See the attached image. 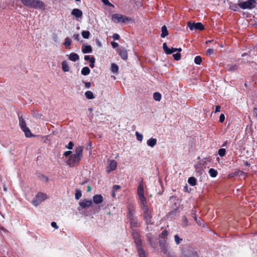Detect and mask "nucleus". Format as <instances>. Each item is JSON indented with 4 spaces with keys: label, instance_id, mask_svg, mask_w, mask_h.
<instances>
[{
    "label": "nucleus",
    "instance_id": "f257e3e1",
    "mask_svg": "<svg viewBox=\"0 0 257 257\" xmlns=\"http://www.w3.org/2000/svg\"><path fill=\"white\" fill-rule=\"evenodd\" d=\"M83 148L81 146L77 147L75 150V153L71 155L66 161V164L70 167L79 164L83 156Z\"/></svg>",
    "mask_w": 257,
    "mask_h": 257
},
{
    "label": "nucleus",
    "instance_id": "f03ea898",
    "mask_svg": "<svg viewBox=\"0 0 257 257\" xmlns=\"http://www.w3.org/2000/svg\"><path fill=\"white\" fill-rule=\"evenodd\" d=\"M24 6L34 9H45V4L40 0H21Z\"/></svg>",
    "mask_w": 257,
    "mask_h": 257
},
{
    "label": "nucleus",
    "instance_id": "7ed1b4c3",
    "mask_svg": "<svg viewBox=\"0 0 257 257\" xmlns=\"http://www.w3.org/2000/svg\"><path fill=\"white\" fill-rule=\"evenodd\" d=\"M111 19L115 23H126L132 21V19L120 14H114L111 15Z\"/></svg>",
    "mask_w": 257,
    "mask_h": 257
},
{
    "label": "nucleus",
    "instance_id": "20e7f679",
    "mask_svg": "<svg viewBox=\"0 0 257 257\" xmlns=\"http://www.w3.org/2000/svg\"><path fill=\"white\" fill-rule=\"evenodd\" d=\"M47 198L48 196L46 194L42 192H39L36 195L33 199L32 203L34 206H37L47 199Z\"/></svg>",
    "mask_w": 257,
    "mask_h": 257
},
{
    "label": "nucleus",
    "instance_id": "39448f33",
    "mask_svg": "<svg viewBox=\"0 0 257 257\" xmlns=\"http://www.w3.org/2000/svg\"><path fill=\"white\" fill-rule=\"evenodd\" d=\"M19 125L25 133L26 137L28 138L32 136L30 130L27 126L26 122L22 117H19Z\"/></svg>",
    "mask_w": 257,
    "mask_h": 257
},
{
    "label": "nucleus",
    "instance_id": "423d86ee",
    "mask_svg": "<svg viewBox=\"0 0 257 257\" xmlns=\"http://www.w3.org/2000/svg\"><path fill=\"white\" fill-rule=\"evenodd\" d=\"M141 208L144 212V217L146 222H150L151 218V211L149 210L147 203L141 204Z\"/></svg>",
    "mask_w": 257,
    "mask_h": 257
},
{
    "label": "nucleus",
    "instance_id": "0eeeda50",
    "mask_svg": "<svg viewBox=\"0 0 257 257\" xmlns=\"http://www.w3.org/2000/svg\"><path fill=\"white\" fill-rule=\"evenodd\" d=\"M144 188L142 183H140L138 188V195L140 200L141 204L147 203L146 199L144 195Z\"/></svg>",
    "mask_w": 257,
    "mask_h": 257
},
{
    "label": "nucleus",
    "instance_id": "6e6552de",
    "mask_svg": "<svg viewBox=\"0 0 257 257\" xmlns=\"http://www.w3.org/2000/svg\"><path fill=\"white\" fill-rule=\"evenodd\" d=\"M180 257H199L197 253L192 249H184Z\"/></svg>",
    "mask_w": 257,
    "mask_h": 257
},
{
    "label": "nucleus",
    "instance_id": "1a4fd4ad",
    "mask_svg": "<svg viewBox=\"0 0 257 257\" xmlns=\"http://www.w3.org/2000/svg\"><path fill=\"white\" fill-rule=\"evenodd\" d=\"M255 2L254 0H248L246 2L240 3L239 7L243 9H251L255 7Z\"/></svg>",
    "mask_w": 257,
    "mask_h": 257
},
{
    "label": "nucleus",
    "instance_id": "9d476101",
    "mask_svg": "<svg viewBox=\"0 0 257 257\" xmlns=\"http://www.w3.org/2000/svg\"><path fill=\"white\" fill-rule=\"evenodd\" d=\"M187 26L191 31L194 30L201 31L204 28L203 25L201 23H192L191 22H188Z\"/></svg>",
    "mask_w": 257,
    "mask_h": 257
},
{
    "label": "nucleus",
    "instance_id": "9b49d317",
    "mask_svg": "<svg viewBox=\"0 0 257 257\" xmlns=\"http://www.w3.org/2000/svg\"><path fill=\"white\" fill-rule=\"evenodd\" d=\"M71 15L73 16L77 21H80L82 19L83 13L81 10L79 9H74L71 11Z\"/></svg>",
    "mask_w": 257,
    "mask_h": 257
},
{
    "label": "nucleus",
    "instance_id": "f8f14e48",
    "mask_svg": "<svg viewBox=\"0 0 257 257\" xmlns=\"http://www.w3.org/2000/svg\"><path fill=\"white\" fill-rule=\"evenodd\" d=\"M163 48L165 52L167 54H171L174 53L176 51H178L179 52H180L182 50L181 48H174L173 47H172L171 48H169L166 43H164L163 44Z\"/></svg>",
    "mask_w": 257,
    "mask_h": 257
},
{
    "label": "nucleus",
    "instance_id": "ddd939ff",
    "mask_svg": "<svg viewBox=\"0 0 257 257\" xmlns=\"http://www.w3.org/2000/svg\"><path fill=\"white\" fill-rule=\"evenodd\" d=\"M117 167V162L115 160H111L109 162L108 166L107 167V173H110L111 171L115 170Z\"/></svg>",
    "mask_w": 257,
    "mask_h": 257
},
{
    "label": "nucleus",
    "instance_id": "4468645a",
    "mask_svg": "<svg viewBox=\"0 0 257 257\" xmlns=\"http://www.w3.org/2000/svg\"><path fill=\"white\" fill-rule=\"evenodd\" d=\"M92 204V202L90 200L83 199L80 201L79 205L82 208H86L90 207Z\"/></svg>",
    "mask_w": 257,
    "mask_h": 257
},
{
    "label": "nucleus",
    "instance_id": "2eb2a0df",
    "mask_svg": "<svg viewBox=\"0 0 257 257\" xmlns=\"http://www.w3.org/2000/svg\"><path fill=\"white\" fill-rule=\"evenodd\" d=\"M135 242L138 246V251L140 257H145L144 250L141 248V241L139 239H136Z\"/></svg>",
    "mask_w": 257,
    "mask_h": 257
},
{
    "label": "nucleus",
    "instance_id": "dca6fc26",
    "mask_svg": "<svg viewBox=\"0 0 257 257\" xmlns=\"http://www.w3.org/2000/svg\"><path fill=\"white\" fill-rule=\"evenodd\" d=\"M93 201L94 202V203L96 204H99L103 202V198L101 195L97 194L93 196Z\"/></svg>",
    "mask_w": 257,
    "mask_h": 257
},
{
    "label": "nucleus",
    "instance_id": "f3484780",
    "mask_svg": "<svg viewBox=\"0 0 257 257\" xmlns=\"http://www.w3.org/2000/svg\"><path fill=\"white\" fill-rule=\"evenodd\" d=\"M62 69L63 72H67L70 71V67L68 62L66 60H64L62 62Z\"/></svg>",
    "mask_w": 257,
    "mask_h": 257
},
{
    "label": "nucleus",
    "instance_id": "a211bd4d",
    "mask_svg": "<svg viewBox=\"0 0 257 257\" xmlns=\"http://www.w3.org/2000/svg\"><path fill=\"white\" fill-rule=\"evenodd\" d=\"M92 50V47L90 45H83L82 46V52L84 54L91 53Z\"/></svg>",
    "mask_w": 257,
    "mask_h": 257
},
{
    "label": "nucleus",
    "instance_id": "6ab92c4d",
    "mask_svg": "<svg viewBox=\"0 0 257 257\" xmlns=\"http://www.w3.org/2000/svg\"><path fill=\"white\" fill-rule=\"evenodd\" d=\"M69 59L72 61L75 62L77 60H79V56L75 53H71L68 56Z\"/></svg>",
    "mask_w": 257,
    "mask_h": 257
},
{
    "label": "nucleus",
    "instance_id": "aec40b11",
    "mask_svg": "<svg viewBox=\"0 0 257 257\" xmlns=\"http://www.w3.org/2000/svg\"><path fill=\"white\" fill-rule=\"evenodd\" d=\"M157 141V139L151 138L147 141V144L149 146L153 148L156 145Z\"/></svg>",
    "mask_w": 257,
    "mask_h": 257
},
{
    "label": "nucleus",
    "instance_id": "412c9836",
    "mask_svg": "<svg viewBox=\"0 0 257 257\" xmlns=\"http://www.w3.org/2000/svg\"><path fill=\"white\" fill-rule=\"evenodd\" d=\"M119 55L122 59L126 60L127 58V51L125 49L120 50L119 51Z\"/></svg>",
    "mask_w": 257,
    "mask_h": 257
},
{
    "label": "nucleus",
    "instance_id": "4be33fe9",
    "mask_svg": "<svg viewBox=\"0 0 257 257\" xmlns=\"http://www.w3.org/2000/svg\"><path fill=\"white\" fill-rule=\"evenodd\" d=\"M244 173L242 172H241L239 170H236L234 172H233V173H231L230 174H229L228 175V178H232L235 176H239V175H244Z\"/></svg>",
    "mask_w": 257,
    "mask_h": 257
},
{
    "label": "nucleus",
    "instance_id": "5701e85b",
    "mask_svg": "<svg viewBox=\"0 0 257 257\" xmlns=\"http://www.w3.org/2000/svg\"><path fill=\"white\" fill-rule=\"evenodd\" d=\"M85 97L89 99H92L95 98L93 93L91 91H87L85 92Z\"/></svg>",
    "mask_w": 257,
    "mask_h": 257
},
{
    "label": "nucleus",
    "instance_id": "b1692460",
    "mask_svg": "<svg viewBox=\"0 0 257 257\" xmlns=\"http://www.w3.org/2000/svg\"><path fill=\"white\" fill-rule=\"evenodd\" d=\"M162 34L161 37L162 38H165L168 35V30L167 27L165 26H163L161 29Z\"/></svg>",
    "mask_w": 257,
    "mask_h": 257
},
{
    "label": "nucleus",
    "instance_id": "393cba45",
    "mask_svg": "<svg viewBox=\"0 0 257 257\" xmlns=\"http://www.w3.org/2000/svg\"><path fill=\"white\" fill-rule=\"evenodd\" d=\"M188 182L190 185L194 186L196 184V179L193 177H190L188 180Z\"/></svg>",
    "mask_w": 257,
    "mask_h": 257
},
{
    "label": "nucleus",
    "instance_id": "a878e982",
    "mask_svg": "<svg viewBox=\"0 0 257 257\" xmlns=\"http://www.w3.org/2000/svg\"><path fill=\"white\" fill-rule=\"evenodd\" d=\"M90 70L88 67H84L81 70V74L83 75H87L90 73Z\"/></svg>",
    "mask_w": 257,
    "mask_h": 257
},
{
    "label": "nucleus",
    "instance_id": "bb28decb",
    "mask_svg": "<svg viewBox=\"0 0 257 257\" xmlns=\"http://www.w3.org/2000/svg\"><path fill=\"white\" fill-rule=\"evenodd\" d=\"M209 174L211 177H216L218 173L216 170L211 168L209 170Z\"/></svg>",
    "mask_w": 257,
    "mask_h": 257
},
{
    "label": "nucleus",
    "instance_id": "cd10ccee",
    "mask_svg": "<svg viewBox=\"0 0 257 257\" xmlns=\"http://www.w3.org/2000/svg\"><path fill=\"white\" fill-rule=\"evenodd\" d=\"M111 70L113 73H117L118 70V66L114 63L111 64Z\"/></svg>",
    "mask_w": 257,
    "mask_h": 257
},
{
    "label": "nucleus",
    "instance_id": "c85d7f7f",
    "mask_svg": "<svg viewBox=\"0 0 257 257\" xmlns=\"http://www.w3.org/2000/svg\"><path fill=\"white\" fill-rule=\"evenodd\" d=\"M161 94L159 92H155L153 94L154 99L157 101H160L161 99Z\"/></svg>",
    "mask_w": 257,
    "mask_h": 257
},
{
    "label": "nucleus",
    "instance_id": "c756f323",
    "mask_svg": "<svg viewBox=\"0 0 257 257\" xmlns=\"http://www.w3.org/2000/svg\"><path fill=\"white\" fill-rule=\"evenodd\" d=\"M72 41L70 38L67 37L65 39L64 45L66 47H69L71 44Z\"/></svg>",
    "mask_w": 257,
    "mask_h": 257
},
{
    "label": "nucleus",
    "instance_id": "7c9ffc66",
    "mask_svg": "<svg viewBox=\"0 0 257 257\" xmlns=\"http://www.w3.org/2000/svg\"><path fill=\"white\" fill-rule=\"evenodd\" d=\"M82 36L84 39H88L89 38L90 33L88 31H83L81 32Z\"/></svg>",
    "mask_w": 257,
    "mask_h": 257
},
{
    "label": "nucleus",
    "instance_id": "2f4dec72",
    "mask_svg": "<svg viewBox=\"0 0 257 257\" xmlns=\"http://www.w3.org/2000/svg\"><path fill=\"white\" fill-rule=\"evenodd\" d=\"M136 138L138 141L142 142L143 139V136L142 134H140L138 132H136Z\"/></svg>",
    "mask_w": 257,
    "mask_h": 257
},
{
    "label": "nucleus",
    "instance_id": "473e14b6",
    "mask_svg": "<svg viewBox=\"0 0 257 257\" xmlns=\"http://www.w3.org/2000/svg\"><path fill=\"white\" fill-rule=\"evenodd\" d=\"M194 219L199 225L202 226L204 225L203 220L201 218H197V217L195 216Z\"/></svg>",
    "mask_w": 257,
    "mask_h": 257
},
{
    "label": "nucleus",
    "instance_id": "72a5a7b5",
    "mask_svg": "<svg viewBox=\"0 0 257 257\" xmlns=\"http://www.w3.org/2000/svg\"><path fill=\"white\" fill-rule=\"evenodd\" d=\"M194 62L196 64H200L201 62H202L201 57L199 56H196L194 59Z\"/></svg>",
    "mask_w": 257,
    "mask_h": 257
},
{
    "label": "nucleus",
    "instance_id": "f704fd0d",
    "mask_svg": "<svg viewBox=\"0 0 257 257\" xmlns=\"http://www.w3.org/2000/svg\"><path fill=\"white\" fill-rule=\"evenodd\" d=\"M225 149H220L218 150V154L220 157H223L225 154Z\"/></svg>",
    "mask_w": 257,
    "mask_h": 257
},
{
    "label": "nucleus",
    "instance_id": "c9c22d12",
    "mask_svg": "<svg viewBox=\"0 0 257 257\" xmlns=\"http://www.w3.org/2000/svg\"><path fill=\"white\" fill-rule=\"evenodd\" d=\"M81 196V192L79 190H76V192L75 194V199L78 200Z\"/></svg>",
    "mask_w": 257,
    "mask_h": 257
},
{
    "label": "nucleus",
    "instance_id": "e433bc0d",
    "mask_svg": "<svg viewBox=\"0 0 257 257\" xmlns=\"http://www.w3.org/2000/svg\"><path fill=\"white\" fill-rule=\"evenodd\" d=\"M174 239H175V242L177 244H179L180 243L181 241L182 240V239L180 238L179 237V236L177 234L174 236Z\"/></svg>",
    "mask_w": 257,
    "mask_h": 257
},
{
    "label": "nucleus",
    "instance_id": "4c0bfd02",
    "mask_svg": "<svg viewBox=\"0 0 257 257\" xmlns=\"http://www.w3.org/2000/svg\"><path fill=\"white\" fill-rule=\"evenodd\" d=\"M173 56L175 60H179L180 59L181 55L179 53H177L176 54H174Z\"/></svg>",
    "mask_w": 257,
    "mask_h": 257
},
{
    "label": "nucleus",
    "instance_id": "58836bf2",
    "mask_svg": "<svg viewBox=\"0 0 257 257\" xmlns=\"http://www.w3.org/2000/svg\"><path fill=\"white\" fill-rule=\"evenodd\" d=\"M102 2L105 5L108 6L109 7H114V6L112 4H111L108 0H102Z\"/></svg>",
    "mask_w": 257,
    "mask_h": 257
},
{
    "label": "nucleus",
    "instance_id": "ea45409f",
    "mask_svg": "<svg viewBox=\"0 0 257 257\" xmlns=\"http://www.w3.org/2000/svg\"><path fill=\"white\" fill-rule=\"evenodd\" d=\"M95 58H91V61L90 62L89 66L93 68L94 67Z\"/></svg>",
    "mask_w": 257,
    "mask_h": 257
},
{
    "label": "nucleus",
    "instance_id": "a19ab883",
    "mask_svg": "<svg viewBox=\"0 0 257 257\" xmlns=\"http://www.w3.org/2000/svg\"><path fill=\"white\" fill-rule=\"evenodd\" d=\"M120 189V186L119 185H114L113 187L112 190L116 192L117 190H119Z\"/></svg>",
    "mask_w": 257,
    "mask_h": 257
},
{
    "label": "nucleus",
    "instance_id": "79ce46f5",
    "mask_svg": "<svg viewBox=\"0 0 257 257\" xmlns=\"http://www.w3.org/2000/svg\"><path fill=\"white\" fill-rule=\"evenodd\" d=\"M225 120V116L223 114H221L219 116V121L220 122H223Z\"/></svg>",
    "mask_w": 257,
    "mask_h": 257
},
{
    "label": "nucleus",
    "instance_id": "37998d69",
    "mask_svg": "<svg viewBox=\"0 0 257 257\" xmlns=\"http://www.w3.org/2000/svg\"><path fill=\"white\" fill-rule=\"evenodd\" d=\"M91 58H94L92 56H90L89 55H86L84 57V59L85 60H86V61L89 60L90 62V61H91Z\"/></svg>",
    "mask_w": 257,
    "mask_h": 257
},
{
    "label": "nucleus",
    "instance_id": "c03bdc74",
    "mask_svg": "<svg viewBox=\"0 0 257 257\" xmlns=\"http://www.w3.org/2000/svg\"><path fill=\"white\" fill-rule=\"evenodd\" d=\"M73 146V144L70 142L69 143L68 145L66 146V148L68 149H72Z\"/></svg>",
    "mask_w": 257,
    "mask_h": 257
},
{
    "label": "nucleus",
    "instance_id": "a18cd8bd",
    "mask_svg": "<svg viewBox=\"0 0 257 257\" xmlns=\"http://www.w3.org/2000/svg\"><path fill=\"white\" fill-rule=\"evenodd\" d=\"M79 35L78 34H74L73 36V38L77 41L79 40Z\"/></svg>",
    "mask_w": 257,
    "mask_h": 257
},
{
    "label": "nucleus",
    "instance_id": "49530a36",
    "mask_svg": "<svg viewBox=\"0 0 257 257\" xmlns=\"http://www.w3.org/2000/svg\"><path fill=\"white\" fill-rule=\"evenodd\" d=\"M51 224V226L55 229H57L58 228V226L57 225V223L55 222H52Z\"/></svg>",
    "mask_w": 257,
    "mask_h": 257
},
{
    "label": "nucleus",
    "instance_id": "de8ad7c7",
    "mask_svg": "<svg viewBox=\"0 0 257 257\" xmlns=\"http://www.w3.org/2000/svg\"><path fill=\"white\" fill-rule=\"evenodd\" d=\"M111 46L113 48H116L118 46V44L114 42H112L111 43Z\"/></svg>",
    "mask_w": 257,
    "mask_h": 257
},
{
    "label": "nucleus",
    "instance_id": "09e8293b",
    "mask_svg": "<svg viewBox=\"0 0 257 257\" xmlns=\"http://www.w3.org/2000/svg\"><path fill=\"white\" fill-rule=\"evenodd\" d=\"M112 38L114 40H118L119 38V36L117 34H113Z\"/></svg>",
    "mask_w": 257,
    "mask_h": 257
},
{
    "label": "nucleus",
    "instance_id": "8fccbe9b",
    "mask_svg": "<svg viewBox=\"0 0 257 257\" xmlns=\"http://www.w3.org/2000/svg\"><path fill=\"white\" fill-rule=\"evenodd\" d=\"M71 153H72L71 151H66L64 153L63 155L65 157H68V156H70L71 154Z\"/></svg>",
    "mask_w": 257,
    "mask_h": 257
},
{
    "label": "nucleus",
    "instance_id": "3c124183",
    "mask_svg": "<svg viewBox=\"0 0 257 257\" xmlns=\"http://www.w3.org/2000/svg\"><path fill=\"white\" fill-rule=\"evenodd\" d=\"M253 115L255 116V117H257V108L256 107H254L253 109Z\"/></svg>",
    "mask_w": 257,
    "mask_h": 257
},
{
    "label": "nucleus",
    "instance_id": "603ef678",
    "mask_svg": "<svg viewBox=\"0 0 257 257\" xmlns=\"http://www.w3.org/2000/svg\"><path fill=\"white\" fill-rule=\"evenodd\" d=\"M84 84H85V86L86 88H89L90 87V86H91V84L90 82H86L84 83Z\"/></svg>",
    "mask_w": 257,
    "mask_h": 257
},
{
    "label": "nucleus",
    "instance_id": "864d4df0",
    "mask_svg": "<svg viewBox=\"0 0 257 257\" xmlns=\"http://www.w3.org/2000/svg\"><path fill=\"white\" fill-rule=\"evenodd\" d=\"M220 111V106L219 105L216 106L215 113L219 112Z\"/></svg>",
    "mask_w": 257,
    "mask_h": 257
},
{
    "label": "nucleus",
    "instance_id": "5fc2aeb1",
    "mask_svg": "<svg viewBox=\"0 0 257 257\" xmlns=\"http://www.w3.org/2000/svg\"><path fill=\"white\" fill-rule=\"evenodd\" d=\"M213 50L211 49H208L207 50V53L208 54H211L213 53Z\"/></svg>",
    "mask_w": 257,
    "mask_h": 257
},
{
    "label": "nucleus",
    "instance_id": "6e6d98bb",
    "mask_svg": "<svg viewBox=\"0 0 257 257\" xmlns=\"http://www.w3.org/2000/svg\"><path fill=\"white\" fill-rule=\"evenodd\" d=\"M183 220H184V223L185 225H187V223H188L187 219L185 217H184L183 218Z\"/></svg>",
    "mask_w": 257,
    "mask_h": 257
},
{
    "label": "nucleus",
    "instance_id": "4d7b16f0",
    "mask_svg": "<svg viewBox=\"0 0 257 257\" xmlns=\"http://www.w3.org/2000/svg\"><path fill=\"white\" fill-rule=\"evenodd\" d=\"M236 66H233V67H231L229 68V70H236Z\"/></svg>",
    "mask_w": 257,
    "mask_h": 257
},
{
    "label": "nucleus",
    "instance_id": "13d9d810",
    "mask_svg": "<svg viewBox=\"0 0 257 257\" xmlns=\"http://www.w3.org/2000/svg\"><path fill=\"white\" fill-rule=\"evenodd\" d=\"M91 190V188L89 186H88V187H87V191L88 192H90Z\"/></svg>",
    "mask_w": 257,
    "mask_h": 257
},
{
    "label": "nucleus",
    "instance_id": "bf43d9fd",
    "mask_svg": "<svg viewBox=\"0 0 257 257\" xmlns=\"http://www.w3.org/2000/svg\"><path fill=\"white\" fill-rule=\"evenodd\" d=\"M115 192H115V191H113V190H112V197H115Z\"/></svg>",
    "mask_w": 257,
    "mask_h": 257
},
{
    "label": "nucleus",
    "instance_id": "052dcab7",
    "mask_svg": "<svg viewBox=\"0 0 257 257\" xmlns=\"http://www.w3.org/2000/svg\"><path fill=\"white\" fill-rule=\"evenodd\" d=\"M211 42V41H206V43L208 44L209 43H210Z\"/></svg>",
    "mask_w": 257,
    "mask_h": 257
},
{
    "label": "nucleus",
    "instance_id": "680f3d73",
    "mask_svg": "<svg viewBox=\"0 0 257 257\" xmlns=\"http://www.w3.org/2000/svg\"><path fill=\"white\" fill-rule=\"evenodd\" d=\"M80 29L79 27H77V29L79 30Z\"/></svg>",
    "mask_w": 257,
    "mask_h": 257
},
{
    "label": "nucleus",
    "instance_id": "e2e57ef3",
    "mask_svg": "<svg viewBox=\"0 0 257 257\" xmlns=\"http://www.w3.org/2000/svg\"><path fill=\"white\" fill-rule=\"evenodd\" d=\"M75 1H77V2H79V1H80L81 0H75Z\"/></svg>",
    "mask_w": 257,
    "mask_h": 257
},
{
    "label": "nucleus",
    "instance_id": "0e129e2a",
    "mask_svg": "<svg viewBox=\"0 0 257 257\" xmlns=\"http://www.w3.org/2000/svg\"><path fill=\"white\" fill-rule=\"evenodd\" d=\"M185 189H187V185L185 186Z\"/></svg>",
    "mask_w": 257,
    "mask_h": 257
}]
</instances>
